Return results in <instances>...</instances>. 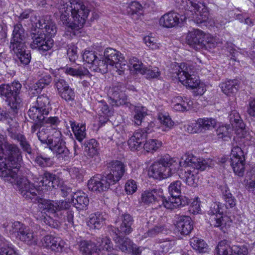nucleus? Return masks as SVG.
I'll list each match as a JSON object with an SVG mask.
<instances>
[{"mask_svg": "<svg viewBox=\"0 0 255 255\" xmlns=\"http://www.w3.org/2000/svg\"><path fill=\"white\" fill-rule=\"evenodd\" d=\"M4 182H7L13 185H15L21 195L27 200H31L35 202L36 201L38 204L40 200L43 199L39 198V191L42 190L51 189V178L58 176H29L32 178L33 183H31L27 176H1Z\"/></svg>", "mask_w": 255, "mask_h": 255, "instance_id": "f257e3e1", "label": "nucleus"}, {"mask_svg": "<svg viewBox=\"0 0 255 255\" xmlns=\"http://www.w3.org/2000/svg\"><path fill=\"white\" fill-rule=\"evenodd\" d=\"M0 134V174L14 175L18 173L22 163V152L16 144L5 142Z\"/></svg>", "mask_w": 255, "mask_h": 255, "instance_id": "f03ea898", "label": "nucleus"}, {"mask_svg": "<svg viewBox=\"0 0 255 255\" xmlns=\"http://www.w3.org/2000/svg\"><path fill=\"white\" fill-rule=\"evenodd\" d=\"M46 19H36L35 26L36 28L35 32H32L31 36L32 42L31 47L36 49L41 54L51 49L53 45L54 41L51 37L54 36L56 32L55 24L49 17H46Z\"/></svg>", "mask_w": 255, "mask_h": 255, "instance_id": "7ed1b4c3", "label": "nucleus"}, {"mask_svg": "<svg viewBox=\"0 0 255 255\" xmlns=\"http://www.w3.org/2000/svg\"><path fill=\"white\" fill-rule=\"evenodd\" d=\"M38 204L41 213L51 214L59 223H64L66 226L72 225L73 223V212L68 209L69 203L64 200L51 201L41 199Z\"/></svg>", "mask_w": 255, "mask_h": 255, "instance_id": "20e7f679", "label": "nucleus"}, {"mask_svg": "<svg viewBox=\"0 0 255 255\" xmlns=\"http://www.w3.org/2000/svg\"><path fill=\"white\" fill-rule=\"evenodd\" d=\"M47 128L42 126L36 132V135L41 143L46 144L49 148L56 154L59 159L65 161L68 160L70 152L66 147L65 142L62 138V134L59 130H56L54 133L49 136Z\"/></svg>", "mask_w": 255, "mask_h": 255, "instance_id": "39448f33", "label": "nucleus"}, {"mask_svg": "<svg viewBox=\"0 0 255 255\" xmlns=\"http://www.w3.org/2000/svg\"><path fill=\"white\" fill-rule=\"evenodd\" d=\"M21 88V85L18 82H14L10 84H2L0 85V96L5 98L8 105L13 111V114L17 113V110L22 106V100L19 95ZM0 121L9 119L12 114L6 110L1 109L0 112Z\"/></svg>", "mask_w": 255, "mask_h": 255, "instance_id": "423d86ee", "label": "nucleus"}, {"mask_svg": "<svg viewBox=\"0 0 255 255\" xmlns=\"http://www.w3.org/2000/svg\"><path fill=\"white\" fill-rule=\"evenodd\" d=\"M171 73L175 74L183 85L192 89H196L195 95H202L204 93L205 89L203 85L194 74L192 66L186 63H181L180 65H175Z\"/></svg>", "mask_w": 255, "mask_h": 255, "instance_id": "0eeeda50", "label": "nucleus"}, {"mask_svg": "<svg viewBox=\"0 0 255 255\" xmlns=\"http://www.w3.org/2000/svg\"><path fill=\"white\" fill-rule=\"evenodd\" d=\"M112 247L111 240L106 237L98 238L96 243L84 240L79 244L80 252L83 255H106L104 251H109Z\"/></svg>", "mask_w": 255, "mask_h": 255, "instance_id": "6e6552de", "label": "nucleus"}, {"mask_svg": "<svg viewBox=\"0 0 255 255\" xmlns=\"http://www.w3.org/2000/svg\"><path fill=\"white\" fill-rule=\"evenodd\" d=\"M185 9L184 14H181L175 11H170L163 15L159 19V24L164 27L172 28L176 27H182L183 26L187 18H191V19L196 23L193 19L194 17H200L199 14H197L194 10Z\"/></svg>", "mask_w": 255, "mask_h": 255, "instance_id": "1a4fd4ad", "label": "nucleus"}, {"mask_svg": "<svg viewBox=\"0 0 255 255\" xmlns=\"http://www.w3.org/2000/svg\"><path fill=\"white\" fill-rule=\"evenodd\" d=\"M104 57L110 64V70L119 75L125 74L128 71V66L123 55L118 51L111 48H106L104 53Z\"/></svg>", "mask_w": 255, "mask_h": 255, "instance_id": "9d476101", "label": "nucleus"}, {"mask_svg": "<svg viewBox=\"0 0 255 255\" xmlns=\"http://www.w3.org/2000/svg\"><path fill=\"white\" fill-rule=\"evenodd\" d=\"M50 103V99L46 95L39 96L36 102L33 104L27 112L29 118L35 122L43 121L51 110Z\"/></svg>", "mask_w": 255, "mask_h": 255, "instance_id": "9b49d317", "label": "nucleus"}, {"mask_svg": "<svg viewBox=\"0 0 255 255\" xmlns=\"http://www.w3.org/2000/svg\"><path fill=\"white\" fill-rule=\"evenodd\" d=\"M68 2L69 7L67 8L71 10V15L73 18L71 26L73 30H78L84 26L90 10L83 2L76 0H71Z\"/></svg>", "mask_w": 255, "mask_h": 255, "instance_id": "f8f14e48", "label": "nucleus"}, {"mask_svg": "<svg viewBox=\"0 0 255 255\" xmlns=\"http://www.w3.org/2000/svg\"><path fill=\"white\" fill-rule=\"evenodd\" d=\"M176 161L169 155L162 157L158 162L153 163L148 169V175H172L176 173V170L173 169V166Z\"/></svg>", "mask_w": 255, "mask_h": 255, "instance_id": "ddd939ff", "label": "nucleus"}, {"mask_svg": "<svg viewBox=\"0 0 255 255\" xmlns=\"http://www.w3.org/2000/svg\"><path fill=\"white\" fill-rule=\"evenodd\" d=\"M10 227L11 229L9 230V232L12 234L16 233L17 237L21 241L30 246L37 244V239L29 227L18 221L11 223Z\"/></svg>", "mask_w": 255, "mask_h": 255, "instance_id": "4468645a", "label": "nucleus"}, {"mask_svg": "<svg viewBox=\"0 0 255 255\" xmlns=\"http://www.w3.org/2000/svg\"><path fill=\"white\" fill-rule=\"evenodd\" d=\"M248 253V248L244 244L240 243L231 246L224 240L218 243L214 255H247Z\"/></svg>", "mask_w": 255, "mask_h": 255, "instance_id": "2eb2a0df", "label": "nucleus"}, {"mask_svg": "<svg viewBox=\"0 0 255 255\" xmlns=\"http://www.w3.org/2000/svg\"><path fill=\"white\" fill-rule=\"evenodd\" d=\"M181 184L180 181H176L169 185L168 191L171 197L168 200L165 198L164 207L166 209H173L182 205Z\"/></svg>", "mask_w": 255, "mask_h": 255, "instance_id": "dca6fc26", "label": "nucleus"}, {"mask_svg": "<svg viewBox=\"0 0 255 255\" xmlns=\"http://www.w3.org/2000/svg\"><path fill=\"white\" fill-rule=\"evenodd\" d=\"M125 89V87L122 83H116L113 85L109 92L110 104L116 106L128 105V99L124 93Z\"/></svg>", "mask_w": 255, "mask_h": 255, "instance_id": "f3484780", "label": "nucleus"}, {"mask_svg": "<svg viewBox=\"0 0 255 255\" xmlns=\"http://www.w3.org/2000/svg\"><path fill=\"white\" fill-rule=\"evenodd\" d=\"M141 201L145 204H153L155 207H164L165 197L163 196V190L161 189H154L151 190L144 191L141 196Z\"/></svg>", "mask_w": 255, "mask_h": 255, "instance_id": "a211bd4d", "label": "nucleus"}, {"mask_svg": "<svg viewBox=\"0 0 255 255\" xmlns=\"http://www.w3.org/2000/svg\"><path fill=\"white\" fill-rule=\"evenodd\" d=\"M224 211V205L220 202H215L211 204L208 211L209 214L212 216L211 225L214 227L219 228L223 231L226 224L224 219L226 217L223 216Z\"/></svg>", "mask_w": 255, "mask_h": 255, "instance_id": "6ab92c4d", "label": "nucleus"}, {"mask_svg": "<svg viewBox=\"0 0 255 255\" xmlns=\"http://www.w3.org/2000/svg\"><path fill=\"white\" fill-rule=\"evenodd\" d=\"M180 166L185 168L190 167L194 170L203 171L208 167L206 160L198 158L192 154H185L179 162Z\"/></svg>", "mask_w": 255, "mask_h": 255, "instance_id": "aec40b11", "label": "nucleus"}, {"mask_svg": "<svg viewBox=\"0 0 255 255\" xmlns=\"http://www.w3.org/2000/svg\"><path fill=\"white\" fill-rule=\"evenodd\" d=\"M245 157L241 147L236 146L231 151V165L236 174L243 173L245 169Z\"/></svg>", "mask_w": 255, "mask_h": 255, "instance_id": "412c9836", "label": "nucleus"}, {"mask_svg": "<svg viewBox=\"0 0 255 255\" xmlns=\"http://www.w3.org/2000/svg\"><path fill=\"white\" fill-rule=\"evenodd\" d=\"M12 35V37L9 45L10 49H14L17 47L20 48L25 46L27 34L21 24L17 23L14 25Z\"/></svg>", "mask_w": 255, "mask_h": 255, "instance_id": "4be33fe9", "label": "nucleus"}, {"mask_svg": "<svg viewBox=\"0 0 255 255\" xmlns=\"http://www.w3.org/2000/svg\"><path fill=\"white\" fill-rule=\"evenodd\" d=\"M152 129L147 127L145 129L136 131L128 140V144L132 150H140L142 147V143L146 138L147 134L150 133Z\"/></svg>", "mask_w": 255, "mask_h": 255, "instance_id": "5701e85b", "label": "nucleus"}, {"mask_svg": "<svg viewBox=\"0 0 255 255\" xmlns=\"http://www.w3.org/2000/svg\"><path fill=\"white\" fill-rule=\"evenodd\" d=\"M115 223H119V231L122 235H129L133 231L134 220L129 214H123Z\"/></svg>", "mask_w": 255, "mask_h": 255, "instance_id": "b1692460", "label": "nucleus"}, {"mask_svg": "<svg viewBox=\"0 0 255 255\" xmlns=\"http://www.w3.org/2000/svg\"><path fill=\"white\" fill-rule=\"evenodd\" d=\"M216 121L213 118H199L192 124V131L194 132H201L214 128Z\"/></svg>", "mask_w": 255, "mask_h": 255, "instance_id": "393cba45", "label": "nucleus"}, {"mask_svg": "<svg viewBox=\"0 0 255 255\" xmlns=\"http://www.w3.org/2000/svg\"><path fill=\"white\" fill-rule=\"evenodd\" d=\"M176 227L181 234L187 235L193 229L192 220L189 216H180L176 222Z\"/></svg>", "mask_w": 255, "mask_h": 255, "instance_id": "a878e982", "label": "nucleus"}, {"mask_svg": "<svg viewBox=\"0 0 255 255\" xmlns=\"http://www.w3.org/2000/svg\"><path fill=\"white\" fill-rule=\"evenodd\" d=\"M204 32L199 29H194L189 31L186 36L187 43L192 47H196L199 46L202 47V44L204 43Z\"/></svg>", "mask_w": 255, "mask_h": 255, "instance_id": "bb28decb", "label": "nucleus"}, {"mask_svg": "<svg viewBox=\"0 0 255 255\" xmlns=\"http://www.w3.org/2000/svg\"><path fill=\"white\" fill-rule=\"evenodd\" d=\"M108 215L105 213L97 212L90 215L87 226L91 229H99L105 224Z\"/></svg>", "mask_w": 255, "mask_h": 255, "instance_id": "cd10ccee", "label": "nucleus"}, {"mask_svg": "<svg viewBox=\"0 0 255 255\" xmlns=\"http://www.w3.org/2000/svg\"><path fill=\"white\" fill-rule=\"evenodd\" d=\"M107 169L109 173L107 175H124L128 174L126 165L119 160H113L108 163Z\"/></svg>", "mask_w": 255, "mask_h": 255, "instance_id": "c85d7f7f", "label": "nucleus"}, {"mask_svg": "<svg viewBox=\"0 0 255 255\" xmlns=\"http://www.w3.org/2000/svg\"><path fill=\"white\" fill-rule=\"evenodd\" d=\"M72 202L75 208L81 210L86 209L89 204V200L85 193L77 192L72 195Z\"/></svg>", "mask_w": 255, "mask_h": 255, "instance_id": "c756f323", "label": "nucleus"}, {"mask_svg": "<svg viewBox=\"0 0 255 255\" xmlns=\"http://www.w3.org/2000/svg\"><path fill=\"white\" fill-rule=\"evenodd\" d=\"M88 187L91 191L100 193L108 189V184L106 181H103V177L100 179L96 176H93L88 181Z\"/></svg>", "mask_w": 255, "mask_h": 255, "instance_id": "7c9ffc66", "label": "nucleus"}, {"mask_svg": "<svg viewBox=\"0 0 255 255\" xmlns=\"http://www.w3.org/2000/svg\"><path fill=\"white\" fill-rule=\"evenodd\" d=\"M68 7H69V2L61 5L59 8L60 13V21L63 25L73 30L71 26H72L73 21H71L69 18V13L71 12V10L67 8Z\"/></svg>", "mask_w": 255, "mask_h": 255, "instance_id": "2f4dec72", "label": "nucleus"}, {"mask_svg": "<svg viewBox=\"0 0 255 255\" xmlns=\"http://www.w3.org/2000/svg\"><path fill=\"white\" fill-rule=\"evenodd\" d=\"M15 54L17 58L20 61L21 64L23 65H28L31 60V54L28 50H25L24 47H15L14 49H10Z\"/></svg>", "mask_w": 255, "mask_h": 255, "instance_id": "473e14b6", "label": "nucleus"}, {"mask_svg": "<svg viewBox=\"0 0 255 255\" xmlns=\"http://www.w3.org/2000/svg\"><path fill=\"white\" fill-rule=\"evenodd\" d=\"M70 126L76 138L81 142L86 136V127L84 124H76L75 121H69Z\"/></svg>", "mask_w": 255, "mask_h": 255, "instance_id": "72a5a7b5", "label": "nucleus"}, {"mask_svg": "<svg viewBox=\"0 0 255 255\" xmlns=\"http://www.w3.org/2000/svg\"><path fill=\"white\" fill-rule=\"evenodd\" d=\"M222 91L226 95L230 96L235 93L239 88L238 81L237 80H230L220 84Z\"/></svg>", "mask_w": 255, "mask_h": 255, "instance_id": "f704fd0d", "label": "nucleus"}, {"mask_svg": "<svg viewBox=\"0 0 255 255\" xmlns=\"http://www.w3.org/2000/svg\"><path fill=\"white\" fill-rule=\"evenodd\" d=\"M91 69L95 72L105 74L110 70V64L107 62V60L104 57L99 55Z\"/></svg>", "mask_w": 255, "mask_h": 255, "instance_id": "c9c22d12", "label": "nucleus"}, {"mask_svg": "<svg viewBox=\"0 0 255 255\" xmlns=\"http://www.w3.org/2000/svg\"><path fill=\"white\" fill-rule=\"evenodd\" d=\"M116 246L123 252H130L133 245V243L127 237L122 236L116 239Z\"/></svg>", "mask_w": 255, "mask_h": 255, "instance_id": "e433bc0d", "label": "nucleus"}, {"mask_svg": "<svg viewBox=\"0 0 255 255\" xmlns=\"http://www.w3.org/2000/svg\"><path fill=\"white\" fill-rule=\"evenodd\" d=\"M190 243L192 248L200 253H206L208 251V245L202 239L194 237L190 240Z\"/></svg>", "mask_w": 255, "mask_h": 255, "instance_id": "4c0bfd02", "label": "nucleus"}, {"mask_svg": "<svg viewBox=\"0 0 255 255\" xmlns=\"http://www.w3.org/2000/svg\"><path fill=\"white\" fill-rule=\"evenodd\" d=\"M233 128L230 125L220 126L216 130L218 138L225 141L229 140L231 139V133Z\"/></svg>", "mask_w": 255, "mask_h": 255, "instance_id": "58836bf2", "label": "nucleus"}, {"mask_svg": "<svg viewBox=\"0 0 255 255\" xmlns=\"http://www.w3.org/2000/svg\"><path fill=\"white\" fill-rule=\"evenodd\" d=\"M229 118L232 128L241 129H243L245 128V124L241 119L239 113L236 111H232Z\"/></svg>", "mask_w": 255, "mask_h": 255, "instance_id": "ea45409f", "label": "nucleus"}, {"mask_svg": "<svg viewBox=\"0 0 255 255\" xmlns=\"http://www.w3.org/2000/svg\"><path fill=\"white\" fill-rule=\"evenodd\" d=\"M7 123L9 126L7 129L8 135L12 138H15L18 134L17 133V131L19 128V125L14 115L9 117V119L7 121Z\"/></svg>", "mask_w": 255, "mask_h": 255, "instance_id": "a19ab883", "label": "nucleus"}, {"mask_svg": "<svg viewBox=\"0 0 255 255\" xmlns=\"http://www.w3.org/2000/svg\"><path fill=\"white\" fill-rule=\"evenodd\" d=\"M134 122L135 125L140 126L147 115L146 109L142 106L136 107L134 110Z\"/></svg>", "mask_w": 255, "mask_h": 255, "instance_id": "79ce46f5", "label": "nucleus"}, {"mask_svg": "<svg viewBox=\"0 0 255 255\" xmlns=\"http://www.w3.org/2000/svg\"><path fill=\"white\" fill-rule=\"evenodd\" d=\"M98 143L95 139H90L85 142V150L87 154L92 156L97 153Z\"/></svg>", "mask_w": 255, "mask_h": 255, "instance_id": "37998d69", "label": "nucleus"}, {"mask_svg": "<svg viewBox=\"0 0 255 255\" xmlns=\"http://www.w3.org/2000/svg\"><path fill=\"white\" fill-rule=\"evenodd\" d=\"M140 74L145 75L147 79H153L158 78L160 75V72L156 67L147 68L144 66Z\"/></svg>", "mask_w": 255, "mask_h": 255, "instance_id": "c03bdc74", "label": "nucleus"}, {"mask_svg": "<svg viewBox=\"0 0 255 255\" xmlns=\"http://www.w3.org/2000/svg\"><path fill=\"white\" fill-rule=\"evenodd\" d=\"M158 120L162 125L163 130H167L173 126V122L166 114L159 113L158 115Z\"/></svg>", "mask_w": 255, "mask_h": 255, "instance_id": "a18cd8bd", "label": "nucleus"}, {"mask_svg": "<svg viewBox=\"0 0 255 255\" xmlns=\"http://www.w3.org/2000/svg\"><path fill=\"white\" fill-rule=\"evenodd\" d=\"M222 190L224 199L226 203V208H233L235 206L236 200L230 193L229 189L226 188L225 190L223 189Z\"/></svg>", "mask_w": 255, "mask_h": 255, "instance_id": "49530a36", "label": "nucleus"}, {"mask_svg": "<svg viewBox=\"0 0 255 255\" xmlns=\"http://www.w3.org/2000/svg\"><path fill=\"white\" fill-rule=\"evenodd\" d=\"M162 145V142L157 139H151L144 144V149L148 152L156 151Z\"/></svg>", "mask_w": 255, "mask_h": 255, "instance_id": "de8ad7c7", "label": "nucleus"}, {"mask_svg": "<svg viewBox=\"0 0 255 255\" xmlns=\"http://www.w3.org/2000/svg\"><path fill=\"white\" fill-rule=\"evenodd\" d=\"M83 59L84 61L90 64V68L92 67L95 63V61L97 60L99 56L95 51L86 50L83 54Z\"/></svg>", "mask_w": 255, "mask_h": 255, "instance_id": "09e8293b", "label": "nucleus"}, {"mask_svg": "<svg viewBox=\"0 0 255 255\" xmlns=\"http://www.w3.org/2000/svg\"><path fill=\"white\" fill-rule=\"evenodd\" d=\"M151 219V218H150ZM151 220L148 222V225L149 228L148 231L144 234V238L149 237H153L157 235L159 233L163 231V227L161 225H157L155 224L153 226V227H150L151 225Z\"/></svg>", "mask_w": 255, "mask_h": 255, "instance_id": "8fccbe9b", "label": "nucleus"}, {"mask_svg": "<svg viewBox=\"0 0 255 255\" xmlns=\"http://www.w3.org/2000/svg\"><path fill=\"white\" fill-rule=\"evenodd\" d=\"M65 72L70 75L81 76L86 75L88 73V71L81 67L78 68L67 67L65 69Z\"/></svg>", "mask_w": 255, "mask_h": 255, "instance_id": "3c124183", "label": "nucleus"}, {"mask_svg": "<svg viewBox=\"0 0 255 255\" xmlns=\"http://www.w3.org/2000/svg\"><path fill=\"white\" fill-rule=\"evenodd\" d=\"M14 139H16L19 142V144L23 151L29 154L31 153V148L30 145L23 135L19 133L17 135V137Z\"/></svg>", "mask_w": 255, "mask_h": 255, "instance_id": "603ef678", "label": "nucleus"}, {"mask_svg": "<svg viewBox=\"0 0 255 255\" xmlns=\"http://www.w3.org/2000/svg\"><path fill=\"white\" fill-rule=\"evenodd\" d=\"M51 76L48 74L43 75L37 82L35 88L41 90L46 86L48 85L51 82Z\"/></svg>", "mask_w": 255, "mask_h": 255, "instance_id": "864d4df0", "label": "nucleus"}, {"mask_svg": "<svg viewBox=\"0 0 255 255\" xmlns=\"http://www.w3.org/2000/svg\"><path fill=\"white\" fill-rule=\"evenodd\" d=\"M142 6L140 3L136 1L130 2L127 7V11L128 14L132 15L139 12Z\"/></svg>", "mask_w": 255, "mask_h": 255, "instance_id": "5fc2aeb1", "label": "nucleus"}, {"mask_svg": "<svg viewBox=\"0 0 255 255\" xmlns=\"http://www.w3.org/2000/svg\"><path fill=\"white\" fill-rule=\"evenodd\" d=\"M53 243L52 251L56 253H62L65 249V242L60 238L55 237Z\"/></svg>", "mask_w": 255, "mask_h": 255, "instance_id": "6e6d98bb", "label": "nucleus"}, {"mask_svg": "<svg viewBox=\"0 0 255 255\" xmlns=\"http://www.w3.org/2000/svg\"><path fill=\"white\" fill-rule=\"evenodd\" d=\"M0 255H18V254L11 245L4 244L0 248Z\"/></svg>", "mask_w": 255, "mask_h": 255, "instance_id": "4d7b16f0", "label": "nucleus"}, {"mask_svg": "<svg viewBox=\"0 0 255 255\" xmlns=\"http://www.w3.org/2000/svg\"><path fill=\"white\" fill-rule=\"evenodd\" d=\"M60 97L66 101H71L74 100L75 93L73 90L70 87L63 90L60 94Z\"/></svg>", "mask_w": 255, "mask_h": 255, "instance_id": "13d9d810", "label": "nucleus"}, {"mask_svg": "<svg viewBox=\"0 0 255 255\" xmlns=\"http://www.w3.org/2000/svg\"><path fill=\"white\" fill-rule=\"evenodd\" d=\"M130 64L132 66L136 72L140 73L144 66L143 63L136 57H132L129 60Z\"/></svg>", "mask_w": 255, "mask_h": 255, "instance_id": "bf43d9fd", "label": "nucleus"}, {"mask_svg": "<svg viewBox=\"0 0 255 255\" xmlns=\"http://www.w3.org/2000/svg\"><path fill=\"white\" fill-rule=\"evenodd\" d=\"M35 162L42 167H45L51 164L50 158L39 155L35 158Z\"/></svg>", "mask_w": 255, "mask_h": 255, "instance_id": "052dcab7", "label": "nucleus"}, {"mask_svg": "<svg viewBox=\"0 0 255 255\" xmlns=\"http://www.w3.org/2000/svg\"><path fill=\"white\" fill-rule=\"evenodd\" d=\"M56 237L51 235H46L44 236L41 240V243L43 247L50 249L52 250L53 243Z\"/></svg>", "mask_w": 255, "mask_h": 255, "instance_id": "680f3d73", "label": "nucleus"}, {"mask_svg": "<svg viewBox=\"0 0 255 255\" xmlns=\"http://www.w3.org/2000/svg\"><path fill=\"white\" fill-rule=\"evenodd\" d=\"M146 45L151 49H156L159 48V43L156 42V39L153 37L146 36L144 38Z\"/></svg>", "mask_w": 255, "mask_h": 255, "instance_id": "e2e57ef3", "label": "nucleus"}, {"mask_svg": "<svg viewBox=\"0 0 255 255\" xmlns=\"http://www.w3.org/2000/svg\"><path fill=\"white\" fill-rule=\"evenodd\" d=\"M55 86L57 88L58 93L60 94L63 90L69 87L68 84L62 79H56L55 81Z\"/></svg>", "mask_w": 255, "mask_h": 255, "instance_id": "0e129e2a", "label": "nucleus"}, {"mask_svg": "<svg viewBox=\"0 0 255 255\" xmlns=\"http://www.w3.org/2000/svg\"><path fill=\"white\" fill-rule=\"evenodd\" d=\"M137 189V185L135 181L133 180H128L125 185V190L128 194H132Z\"/></svg>", "mask_w": 255, "mask_h": 255, "instance_id": "69168bd1", "label": "nucleus"}, {"mask_svg": "<svg viewBox=\"0 0 255 255\" xmlns=\"http://www.w3.org/2000/svg\"><path fill=\"white\" fill-rule=\"evenodd\" d=\"M108 231L111 235V236L113 237V240L116 241V239H119L121 237V233L120 231H119V227L118 228H116L112 225L109 226L108 227Z\"/></svg>", "mask_w": 255, "mask_h": 255, "instance_id": "338daca9", "label": "nucleus"}, {"mask_svg": "<svg viewBox=\"0 0 255 255\" xmlns=\"http://www.w3.org/2000/svg\"><path fill=\"white\" fill-rule=\"evenodd\" d=\"M181 179L189 186L193 187L197 185L199 180L198 176H182Z\"/></svg>", "mask_w": 255, "mask_h": 255, "instance_id": "774afa93", "label": "nucleus"}]
</instances>
